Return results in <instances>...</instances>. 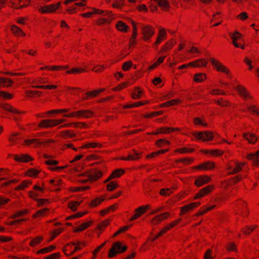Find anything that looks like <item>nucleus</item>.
<instances>
[{"instance_id":"50","label":"nucleus","mask_w":259,"mask_h":259,"mask_svg":"<svg viewBox=\"0 0 259 259\" xmlns=\"http://www.w3.org/2000/svg\"><path fill=\"white\" fill-rule=\"evenodd\" d=\"M170 129L166 127H162L156 130L155 132L148 133V135H157L159 134H167L170 133Z\"/></svg>"},{"instance_id":"13","label":"nucleus","mask_w":259,"mask_h":259,"mask_svg":"<svg viewBox=\"0 0 259 259\" xmlns=\"http://www.w3.org/2000/svg\"><path fill=\"white\" fill-rule=\"evenodd\" d=\"M11 7L16 9H22L28 6L30 0H8Z\"/></svg>"},{"instance_id":"60","label":"nucleus","mask_w":259,"mask_h":259,"mask_svg":"<svg viewBox=\"0 0 259 259\" xmlns=\"http://www.w3.org/2000/svg\"><path fill=\"white\" fill-rule=\"evenodd\" d=\"M10 176L9 171L7 169L0 168V181L6 179V176Z\"/></svg>"},{"instance_id":"1","label":"nucleus","mask_w":259,"mask_h":259,"mask_svg":"<svg viewBox=\"0 0 259 259\" xmlns=\"http://www.w3.org/2000/svg\"><path fill=\"white\" fill-rule=\"evenodd\" d=\"M93 112L90 110H80L65 114L63 117L66 118H89L92 117Z\"/></svg>"},{"instance_id":"38","label":"nucleus","mask_w":259,"mask_h":259,"mask_svg":"<svg viewBox=\"0 0 259 259\" xmlns=\"http://www.w3.org/2000/svg\"><path fill=\"white\" fill-rule=\"evenodd\" d=\"M117 29L122 32H126L128 30V26L126 24L121 21H119L116 24Z\"/></svg>"},{"instance_id":"11","label":"nucleus","mask_w":259,"mask_h":259,"mask_svg":"<svg viewBox=\"0 0 259 259\" xmlns=\"http://www.w3.org/2000/svg\"><path fill=\"white\" fill-rule=\"evenodd\" d=\"M244 165V163L237 162L234 161L230 162L227 166L229 174H235L239 172Z\"/></svg>"},{"instance_id":"33","label":"nucleus","mask_w":259,"mask_h":259,"mask_svg":"<svg viewBox=\"0 0 259 259\" xmlns=\"http://www.w3.org/2000/svg\"><path fill=\"white\" fill-rule=\"evenodd\" d=\"M79 125H82V126H86V123H84V122H70V123H65L63 125H60L59 127V128L70 127L72 126L74 127H79Z\"/></svg>"},{"instance_id":"63","label":"nucleus","mask_w":259,"mask_h":259,"mask_svg":"<svg viewBox=\"0 0 259 259\" xmlns=\"http://www.w3.org/2000/svg\"><path fill=\"white\" fill-rule=\"evenodd\" d=\"M40 143L37 139H32L29 140H25L24 141V145L29 146L32 144L38 145Z\"/></svg>"},{"instance_id":"45","label":"nucleus","mask_w":259,"mask_h":259,"mask_svg":"<svg viewBox=\"0 0 259 259\" xmlns=\"http://www.w3.org/2000/svg\"><path fill=\"white\" fill-rule=\"evenodd\" d=\"M28 81L30 83L32 84H33L32 85H36L38 83H40V84L47 83L49 82L47 79L45 78H42L40 77L36 78L35 79V80H31V79H29L28 80Z\"/></svg>"},{"instance_id":"55","label":"nucleus","mask_w":259,"mask_h":259,"mask_svg":"<svg viewBox=\"0 0 259 259\" xmlns=\"http://www.w3.org/2000/svg\"><path fill=\"white\" fill-rule=\"evenodd\" d=\"M256 228V225L246 226L242 229V232L245 235H249Z\"/></svg>"},{"instance_id":"39","label":"nucleus","mask_w":259,"mask_h":259,"mask_svg":"<svg viewBox=\"0 0 259 259\" xmlns=\"http://www.w3.org/2000/svg\"><path fill=\"white\" fill-rule=\"evenodd\" d=\"M31 184V181L24 180L20 185L15 188V190L18 191L23 190L28 188Z\"/></svg>"},{"instance_id":"32","label":"nucleus","mask_w":259,"mask_h":259,"mask_svg":"<svg viewBox=\"0 0 259 259\" xmlns=\"http://www.w3.org/2000/svg\"><path fill=\"white\" fill-rule=\"evenodd\" d=\"M11 31L12 33L16 36H24L25 33L22 29L16 25H12L11 26Z\"/></svg>"},{"instance_id":"3","label":"nucleus","mask_w":259,"mask_h":259,"mask_svg":"<svg viewBox=\"0 0 259 259\" xmlns=\"http://www.w3.org/2000/svg\"><path fill=\"white\" fill-rule=\"evenodd\" d=\"M237 94L245 101L253 100V97L250 92L244 86L240 84L236 85L235 88Z\"/></svg>"},{"instance_id":"14","label":"nucleus","mask_w":259,"mask_h":259,"mask_svg":"<svg viewBox=\"0 0 259 259\" xmlns=\"http://www.w3.org/2000/svg\"><path fill=\"white\" fill-rule=\"evenodd\" d=\"M154 33L155 30L154 28L151 26L147 25L142 28L143 38L146 41H149Z\"/></svg>"},{"instance_id":"37","label":"nucleus","mask_w":259,"mask_h":259,"mask_svg":"<svg viewBox=\"0 0 259 259\" xmlns=\"http://www.w3.org/2000/svg\"><path fill=\"white\" fill-rule=\"evenodd\" d=\"M50 212V209L48 208H45L38 210L33 216L34 218H39L41 217L47 216Z\"/></svg>"},{"instance_id":"12","label":"nucleus","mask_w":259,"mask_h":259,"mask_svg":"<svg viewBox=\"0 0 259 259\" xmlns=\"http://www.w3.org/2000/svg\"><path fill=\"white\" fill-rule=\"evenodd\" d=\"M45 163L49 166V169L53 171L60 172L68 166L67 165L57 166L56 165L59 164V161L53 159H49L45 160Z\"/></svg>"},{"instance_id":"25","label":"nucleus","mask_w":259,"mask_h":259,"mask_svg":"<svg viewBox=\"0 0 259 259\" xmlns=\"http://www.w3.org/2000/svg\"><path fill=\"white\" fill-rule=\"evenodd\" d=\"M169 216L168 212H165L158 215L152 219L151 223L153 225H156L159 224L162 221L167 219Z\"/></svg>"},{"instance_id":"7","label":"nucleus","mask_w":259,"mask_h":259,"mask_svg":"<svg viewBox=\"0 0 259 259\" xmlns=\"http://www.w3.org/2000/svg\"><path fill=\"white\" fill-rule=\"evenodd\" d=\"M65 119H45L42 120L39 124V126L41 127L49 128L53 127L60 125L65 121Z\"/></svg>"},{"instance_id":"58","label":"nucleus","mask_w":259,"mask_h":259,"mask_svg":"<svg viewBox=\"0 0 259 259\" xmlns=\"http://www.w3.org/2000/svg\"><path fill=\"white\" fill-rule=\"evenodd\" d=\"M216 207V205H213L211 206L206 207L205 208L199 210L196 215L198 216L202 215L207 212L208 211L212 210Z\"/></svg>"},{"instance_id":"48","label":"nucleus","mask_w":259,"mask_h":259,"mask_svg":"<svg viewBox=\"0 0 259 259\" xmlns=\"http://www.w3.org/2000/svg\"><path fill=\"white\" fill-rule=\"evenodd\" d=\"M92 223V221H89L88 222L84 223L81 224L78 227H76L74 231L75 232H81V231H84L91 225Z\"/></svg>"},{"instance_id":"15","label":"nucleus","mask_w":259,"mask_h":259,"mask_svg":"<svg viewBox=\"0 0 259 259\" xmlns=\"http://www.w3.org/2000/svg\"><path fill=\"white\" fill-rule=\"evenodd\" d=\"M229 36L232 39V44L235 47L240 48L242 50L245 49V46L244 45H242L238 42V41H239L242 37V34L240 33L238 31H236L234 33L230 32L229 33Z\"/></svg>"},{"instance_id":"22","label":"nucleus","mask_w":259,"mask_h":259,"mask_svg":"<svg viewBox=\"0 0 259 259\" xmlns=\"http://www.w3.org/2000/svg\"><path fill=\"white\" fill-rule=\"evenodd\" d=\"M207 60L204 58L197 59L194 61L189 63V65H191L192 67L197 68L206 67L207 65Z\"/></svg>"},{"instance_id":"30","label":"nucleus","mask_w":259,"mask_h":259,"mask_svg":"<svg viewBox=\"0 0 259 259\" xmlns=\"http://www.w3.org/2000/svg\"><path fill=\"white\" fill-rule=\"evenodd\" d=\"M104 91H105V89H101L98 90H94L92 92H88L85 93L82 99L84 100H87L90 98H94Z\"/></svg>"},{"instance_id":"35","label":"nucleus","mask_w":259,"mask_h":259,"mask_svg":"<svg viewBox=\"0 0 259 259\" xmlns=\"http://www.w3.org/2000/svg\"><path fill=\"white\" fill-rule=\"evenodd\" d=\"M180 103H181V101L179 99H172L160 104L159 107L161 108L167 107L179 104Z\"/></svg>"},{"instance_id":"21","label":"nucleus","mask_w":259,"mask_h":259,"mask_svg":"<svg viewBox=\"0 0 259 259\" xmlns=\"http://www.w3.org/2000/svg\"><path fill=\"white\" fill-rule=\"evenodd\" d=\"M211 179L208 176H200L196 178L195 181V185L198 187H201L208 183Z\"/></svg>"},{"instance_id":"19","label":"nucleus","mask_w":259,"mask_h":259,"mask_svg":"<svg viewBox=\"0 0 259 259\" xmlns=\"http://www.w3.org/2000/svg\"><path fill=\"white\" fill-rule=\"evenodd\" d=\"M200 205V202H192L188 205H186L181 208L180 214L183 215L186 213L187 212L192 211L194 208L199 206Z\"/></svg>"},{"instance_id":"28","label":"nucleus","mask_w":259,"mask_h":259,"mask_svg":"<svg viewBox=\"0 0 259 259\" xmlns=\"http://www.w3.org/2000/svg\"><path fill=\"white\" fill-rule=\"evenodd\" d=\"M247 158L252 160L254 165L259 164V150L255 153H251L247 155Z\"/></svg>"},{"instance_id":"61","label":"nucleus","mask_w":259,"mask_h":259,"mask_svg":"<svg viewBox=\"0 0 259 259\" xmlns=\"http://www.w3.org/2000/svg\"><path fill=\"white\" fill-rule=\"evenodd\" d=\"M193 122L195 125H200L203 126H206L207 125V123L203 119L199 117L194 118Z\"/></svg>"},{"instance_id":"23","label":"nucleus","mask_w":259,"mask_h":259,"mask_svg":"<svg viewBox=\"0 0 259 259\" xmlns=\"http://www.w3.org/2000/svg\"><path fill=\"white\" fill-rule=\"evenodd\" d=\"M239 209H242L239 213L243 217H246L249 213V210L246 206V204L244 201H239L237 204Z\"/></svg>"},{"instance_id":"64","label":"nucleus","mask_w":259,"mask_h":259,"mask_svg":"<svg viewBox=\"0 0 259 259\" xmlns=\"http://www.w3.org/2000/svg\"><path fill=\"white\" fill-rule=\"evenodd\" d=\"M248 110L251 111L252 113H255L259 115V107L255 105H251L248 106Z\"/></svg>"},{"instance_id":"9","label":"nucleus","mask_w":259,"mask_h":259,"mask_svg":"<svg viewBox=\"0 0 259 259\" xmlns=\"http://www.w3.org/2000/svg\"><path fill=\"white\" fill-rule=\"evenodd\" d=\"M61 5V2H59L56 4H51L44 6L38 7L37 10L41 14H49L55 12Z\"/></svg>"},{"instance_id":"54","label":"nucleus","mask_w":259,"mask_h":259,"mask_svg":"<svg viewBox=\"0 0 259 259\" xmlns=\"http://www.w3.org/2000/svg\"><path fill=\"white\" fill-rule=\"evenodd\" d=\"M174 46L173 40H170L167 42L162 48L161 52L162 53L166 52L169 51Z\"/></svg>"},{"instance_id":"5","label":"nucleus","mask_w":259,"mask_h":259,"mask_svg":"<svg viewBox=\"0 0 259 259\" xmlns=\"http://www.w3.org/2000/svg\"><path fill=\"white\" fill-rule=\"evenodd\" d=\"M213 68L218 72H221L227 75L228 77L231 76V72L229 68L225 66L221 61L214 58L209 59Z\"/></svg>"},{"instance_id":"56","label":"nucleus","mask_w":259,"mask_h":259,"mask_svg":"<svg viewBox=\"0 0 259 259\" xmlns=\"http://www.w3.org/2000/svg\"><path fill=\"white\" fill-rule=\"evenodd\" d=\"M13 95L8 92L0 91V100H10L12 99Z\"/></svg>"},{"instance_id":"41","label":"nucleus","mask_w":259,"mask_h":259,"mask_svg":"<svg viewBox=\"0 0 259 259\" xmlns=\"http://www.w3.org/2000/svg\"><path fill=\"white\" fill-rule=\"evenodd\" d=\"M154 2L158 4V6L164 11L168 9L169 5L167 0H153Z\"/></svg>"},{"instance_id":"8","label":"nucleus","mask_w":259,"mask_h":259,"mask_svg":"<svg viewBox=\"0 0 259 259\" xmlns=\"http://www.w3.org/2000/svg\"><path fill=\"white\" fill-rule=\"evenodd\" d=\"M192 135L197 140H201L203 142L211 141L213 138V134L209 131L201 132H194Z\"/></svg>"},{"instance_id":"46","label":"nucleus","mask_w":259,"mask_h":259,"mask_svg":"<svg viewBox=\"0 0 259 259\" xmlns=\"http://www.w3.org/2000/svg\"><path fill=\"white\" fill-rule=\"evenodd\" d=\"M43 240V237L41 236H37L34 238H31L29 242V245L31 247H35L39 244Z\"/></svg>"},{"instance_id":"34","label":"nucleus","mask_w":259,"mask_h":259,"mask_svg":"<svg viewBox=\"0 0 259 259\" xmlns=\"http://www.w3.org/2000/svg\"><path fill=\"white\" fill-rule=\"evenodd\" d=\"M144 95V92L142 89L139 87L135 89L132 95V97L134 99H138L141 98Z\"/></svg>"},{"instance_id":"17","label":"nucleus","mask_w":259,"mask_h":259,"mask_svg":"<svg viewBox=\"0 0 259 259\" xmlns=\"http://www.w3.org/2000/svg\"><path fill=\"white\" fill-rule=\"evenodd\" d=\"M181 221V219H179L169 223L160 231V232L152 239V241H154L157 238L165 233L168 230H170L171 228L174 227L175 226L180 223Z\"/></svg>"},{"instance_id":"20","label":"nucleus","mask_w":259,"mask_h":259,"mask_svg":"<svg viewBox=\"0 0 259 259\" xmlns=\"http://www.w3.org/2000/svg\"><path fill=\"white\" fill-rule=\"evenodd\" d=\"M33 189L35 191H30L28 192L29 197L36 201L37 197L40 196V194L44 192V188L41 187L38 185H35L33 187Z\"/></svg>"},{"instance_id":"42","label":"nucleus","mask_w":259,"mask_h":259,"mask_svg":"<svg viewBox=\"0 0 259 259\" xmlns=\"http://www.w3.org/2000/svg\"><path fill=\"white\" fill-rule=\"evenodd\" d=\"M244 138L246 139L249 143L254 144L257 140V137L252 133H246L243 134Z\"/></svg>"},{"instance_id":"62","label":"nucleus","mask_w":259,"mask_h":259,"mask_svg":"<svg viewBox=\"0 0 259 259\" xmlns=\"http://www.w3.org/2000/svg\"><path fill=\"white\" fill-rule=\"evenodd\" d=\"M40 171L37 169L30 168L26 172V175L29 177H36L39 174Z\"/></svg>"},{"instance_id":"27","label":"nucleus","mask_w":259,"mask_h":259,"mask_svg":"<svg viewBox=\"0 0 259 259\" xmlns=\"http://www.w3.org/2000/svg\"><path fill=\"white\" fill-rule=\"evenodd\" d=\"M215 167V163L213 162L207 161L195 167L196 168L202 169L203 170H210L214 168Z\"/></svg>"},{"instance_id":"2","label":"nucleus","mask_w":259,"mask_h":259,"mask_svg":"<svg viewBox=\"0 0 259 259\" xmlns=\"http://www.w3.org/2000/svg\"><path fill=\"white\" fill-rule=\"evenodd\" d=\"M6 112L15 114H20L24 113V112L14 108L9 103H4L0 104V118L5 117Z\"/></svg>"},{"instance_id":"57","label":"nucleus","mask_w":259,"mask_h":259,"mask_svg":"<svg viewBox=\"0 0 259 259\" xmlns=\"http://www.w3.org/2000/svg\"><path fill=\"white\" fill-rule=\"evenodd\" d=\"M130 83L128 82H123L119 84H118L117 87L113 88L111 89L112 91H120L130 85Z\"/></svg>"},{"instance_id":"59","label":"nucleus","mask_w":259,"mask_h":259,"mask_svg":"<svg viewBox=\"0 0 259 259\" xmlns=\"http://www.w3.org/2000/svg\"><path fill=\"white\" fill-rule=\"evenodd\" d=\"M118 187L116 182L112 181L109 183L106 186L107 190L108 191H112Z\"/></svg>"},{"instance_id":"40","label":"nucleus","mask_w":259,"mask_h":259,"mask_svg":"<svg viewBox=\"0 0 259 259\" xmlns=\"http://www.w3.org/2000/svg\"><path fill=\"white\" fill-rule=\"evenodd\" d=\"M207 78L206 74L203 73H196L194 75V81L196 82H201Z\"/></svg>"},{"instance_id":"51","label":"nucleus","mask_w":259,"mask_h":259,"mask_svg":"<svg viewBox=\"0 0 259 259\" xmlns=\"http://www.w3.org/2000/svg\"><path fill=\"white\" fill-rule=\"evenodd\" d=\"M56 248V246L54 245H51L49 247L39 249L36 251V254H45L50 252L52 251Z\"/></svg>"},{"instance_id":"24","label":"nucleus","mask_w":259,"mask_h":259,"mask_svg":"<svg viewBox=\"0 0 259 259\" xmlns=\"http://www.w3.org/2000/svg\"><path fill=\"white\" fill-rule=\"evenodd\" d=\"M125 173L124 170L121 168L117 169L114 170L110 176L104 181L105 183L109 182L111 180L120 177Z\"/></svg>"},{"instance_id":"52","label":"nucleus","mask_w":259,"mask_h":259,"mask_svg":"<svg viewBox=\"0 0 259 259\" xmlns=\"http://www.w3.org/2000/svg\"><path fill=\"white\" fill-rule=\"evenodd\" d=\"M104 200L105 198L103 196L96 198L92 201L90 205L92 207H96L100 205Z\"/></svg>"},{"instance_id":"36","label":"nucleus","mask_w":259,"mask_h":259,"mask_svg":"<svg viewBox=\"0 0 259 259\" xmlns=\"http://www.w3.org/2000/svg\"><path fill=\"white\" fill-rule=\"evenodd\" d=\"M61 136L64 139H70L76 137V134L71 130H65L60 133Z\"/></svg>"},{"instance_id":"31","label":"nucleus","mask_w":259,"mask_h":259,"mask_svg":"<svg viewBox=\"0 0 259 259\" xmlns=\"http://www.w3.org/2000/svg\"><path fill=\"white\" fill-rule=\"evenodd\" d=\"M14 159L18 162H27L32 160V158L28 154H22L20 155H15Z\"/></svg>"},{"instance_id":"6","label":"nucleus","mask_w":259,"mask_h":259,"mask_svg":"<svg viewBox=\"0 0 259 259\" xmlns=\"http://www.w3.org/2000/svg\"><path fill=\"white\" fill-rule=\"evenodd\" d=\"M84 246V244L83 242H73L68 244L64 249L63 251L66 255H69L73 254L74 252L80 250Z\"/></svg>"},{"instance_id":"44","label":"nucleus","mask_w":259,"mask_h":259,"mask_svg":"<svg viewBox=\"0 0 259 259\" xmlns=\"http://www.w3.org/2000/svg\"><path fill=\"white\" fill-rule=\"evenodd\" d=\"M201 151L207 154H210L212 156H220L222 155L223 153V152L221 150L218 149L214 150H202Z\"/></svg>"},{"instance_id":"43","label":"nucleus","mask_w":259,"mask_h":259,"mask_svg":"<svg viewBox=\"0 0 259 259\" xmlns=\"http://www.w3.org/2000/svg\"><path fill=\"white\" fill-rule=\"evenodd\" d=\"M91 9L93 11L94 14L103 15L105 16H108L109 17H111L112 15V12L109 11H105L95 8H92Z\"/></svg>"},{"instance_id":"26","label":"nucleus","mask_w":259,"mask_h":259,"mask_svg":"<svg viewBox=\"0 0 259 259\" xmlns=\"http://www.w3.org/2000/svg\"><path fill=\"white\" fill-rule=\"evenodd\" d=\"M166 37L167 33L165 29L164 28L160 29L158 31V35L155 42V45H159L162 41L166 39Z\"/></svg>"},{"instance_id":"53","label":"nucleus","mask_w":259,"mask_h":259,"mask_svg":"<svg viewBox=\"0 0 259 259\" xmlns=\"http://www.w3.org/2000/svg\"><path fill=\"white\" fill-rule=\"evenodd\" d=\"M140 154L137 152H134L133 154H130L127 157L122 158L121 159L124 160H135L140 158Z\"/></svg>"},{"instance_id":"10","label":"nucleus","mask_w":259,"mask_h":259,"mask_svg":"<svg viewBox=\"0 0 259 259\" xmlns=\"http://www.w3.org/2000/svg\"><path fill=\"white\" fill-rule=\"evenodd\" d=\"M126 247L121 246L120 242H116L113 244L112 248L109 250L108 256L109 257H114L117 253H121L125 251Z\"/></svg>"},{"instance_id":"16","label":"nucleus","mask_w":259,"mask_h":259,"mask_svg":"<svg viewBox=\"0 0 259 259\" xmlns=\"http://www.w3.org/2000/svg\"><path fill=\"white\" fill-rule=\"evenodd\" d=\"M213 188L214 187L213 185H208L204 187L200 190L199 192L194 196L193 199L196 200L205 196L210 193L213 190Z\"/></svg>"},{"instance_id":"29","label":"nucleus","mask_w":259,"mask_h":259,"mask_svg":"<svg viewBox=\"0 0 259 259\" xmlns=\"http://www.w3.org/2000/svg\"><path fill=\"white\" fill-rule=\"evenodd\" d=\"M20 133L18 132H12L8 136V140L10 145H14L17 143Z\"/></svg>"},{"instance_id":"49","label":"nucleus","mask_w":259,"mask_h":259,"mask_svg":"<svg viewBox=\"0 0 259 259\" xmlns=\"http://www.w3.org/2000/svg\"><path fill=\"white\" fill-rule=\"evenodd\" d=\"M13 83V81L9 78L0 77V86L10 87Z\"/></svg>"},{"instance_id":"18","label":"nucleus","mask_w":259,"mask_h":259,"mask_svg":"<svg viewBox=\"0 0 259 259\" xmlns=\"http://www.w3.org/2000/svg\"><path fill=\"white\" fill-rule=\"evenodd\" d=\"M150 205H142L136 209L135 213L131 217L130 221H133L138 219L150 208Z\"/></svg>"},{"instance_id":"4","label":"nucleus","mask_w":259,"mask_h":259,"mask_svg":"<svg viewBox=\"0 0 259 259\" xmlns=\"http://www.w3.org/2000/svg\"><path fill=\"white\" fill-rule=\"evenodd\" d=\"M102 176L101 171L97 169H92L87 171L82 174L81 177H85V179H79L78 181L82 183H86L88 180L96 181Z\"/></svg>"},{"instance_id":"47","label":"nucleus","mask_w":259,"mask_h":259,"mask_svg":"<svg viewBox=\"0 0 259 259\" xmlns=\"http://www.w3.org/2000/svg\"><path fill=\"white\" fill-rule=\"evenodd\" d=\"M101 147V144L99 143L91 142L82 145L80 149H88Z\"/></svg>"}]
</instances>
